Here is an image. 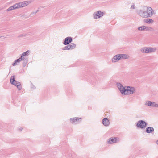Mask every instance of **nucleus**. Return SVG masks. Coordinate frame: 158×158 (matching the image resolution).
I'll use <instances>...</instances> for the list:
<instances>
[{
    "mask_svg": "<svg viewBox=\"0 0 158 158\" xmlns=\"http://www.w3.org/2000/svg\"><path fill=\"white\" fill-rule=\"evenodd\" d=\"M104 12L100 10L94 12L93 14L94 18L97 19L99 18L104 15Z\"/></svg>",
    "mask_w": 158,
    "mask_h": 158,
    "instance_id": "obj_6",
    "label": "nucleus"
},
{
    "mask_svg": "<svg viewBox=\"0 0 158 158\" xmlns=\"http://www.w3.org/2000/svg\"><path fill=\"white\" fill-rule=\"evenodd\" d=\"M118 139L116 137H111L107 141V143L109 144H112L116 143L118 142L117 141V139Z\"/></svg>",
    "mask_w": 158,
    "mask_h": 158,
    "instance_id": "obj_10",
    "label": "nucleus"
},
{
    "mask_svg": "<svg viewBox=\"0 0 158 158\" xmlns=\"http://www.w3.org/2000/svg\"><path fill=\"white\" fill-rule=\"evenodd\" d=\"M22 128L21 127L20 128H19V131H22Z\"/></svg>",
    "mask_w": 158,
    "mask_h": 158,
    "instance_id": "obj_33",
    "label": "nucleus"
},
{
    "mask_svg": "<svg viewBox=\"0 0 158 158\" xmlns=\"http://www.w3.org/2000/svg\"><path fill=\"white\" fill-rule=\"evenodd\" d=\"M144 10H146V13L148 17L152 16L154 13V11L151 7H144Z\"/></svg>",
    "mask_w": 158,
    "mask_h": 158,
    "instance_id": "obj_5",
    "label": "nucleus"
},
{
    "mask_svg": "<svg viewBox=\"0 0 158 158\" xmlns=\"http://www.w3.org/2000/svg\"><path fill=\"white\" fill-rule=\"evenodd\" d=\"M38 11V10H37V11H35L34 12H32L31 14V15H32L33 14H36L37 12Z\"/></svg>",
    "mask_w": 158,
    "mask_h": 158,
    "instance_id": "obj_30",
    "label": "nucleus"
},
{
    "mask_svg": "<svg viewBox=\"0 0 158 158\" xmlns=\"http://www.w3.org/2000/svg\"><path fill=\"white\" fill-rule=\"evenodd\" d=\"M156 50L154 48L151 47H145L142 48L141 51L142 53H149L153 52Z\"/></svg>",
    "mask_w": 158,
    "mask_h": 158,
    "instance_id": "obj_4",
    "label": "nucleus"
},
{
    "mask_svg": "<svg viewBox=\"0 0 158 158\" xmlns=\"http://www.w3.org/2000/svg\"><path fill=\"white\" fill-rule=\"evenodd\" d=\"M118 54L115 55L112 59V62H116L120 60Z\"/></svg>",
    "mask_w": 158,
    "mask_h": 158,
    "instance_id": "obj_15",
    "label": "nucleus"
},
{
    "mask_svg": "<svg viewBox=\"0 0 158 158\" xmlns=\"http://www.w3.org/2000/svg\"><path fill=\"white\" fill-rule=\"evenodd\" d=\"M28 35V34H20V35H19V36H18V37L19 38L20 37H25L27 35Z\"/></svg>",
    "mask_w": 158,
    "mask_h": 158,
    "instance_id": "obj_28",
    "label": "nucleus"
},
{
    "mask_svg": "<svg viewBox=\"0 0 158 158\" xmlns=\"http://www.w3.org/2000/svg\"><path fill=\"white\" fill-rule=\"evenodd\" d=\"M14 9L13 8V7H12V6L10 7L9 8H8L6 10V11H11L13 10H14Z\"/></svg>",
    "mask_w": 158,
    "mask_h": 158,
    "instance_id": "obj_27",
    "label": "nucleus"
},
{
    "mask_svg": "<svg viewBox=\"0 0 158 158\" xmlns=\"http://www.w3.org/2000/svg\"><path fill=\"white\" fill-rule=\"evenodd\" d=\"M23 60L20 57L18 59H16L15 60V61L12 64V65L13 66H15L16 65H18L19 64V63Z\"/></svg>",
    "mask_w": 158,
    "mask_h": 158,
    "instance_id": "obj_16",
    "label": "nucleus"
},
{
    "mask_svg": "<svg viewBox=\"0 0 158 158\" xmlns=\"http://www.w3.org/2000/svg\"><path fill=\"white\" fill-rule=\"evenodd\" d=\"M14 9L13 8V7H12V6L10 7L9 8H8L6 10V11H11L13 10H14Z\"/></svg>",
    "mask_w": 158,
    "mask_h": 158,
    "instance_id": "obj_26",
    "label": "nucleus"
},
{
    "mask_svg": "<svg viewBox=\"0 0 158 158\" xmlns=\"http://www.w3.org/2000/svg\"><path fill=\"white\" fill-rule=\"evenodd\" d=\"M73 41V38L71 37H68L65 38L63 41V44L64 45H67Z\"/></svg>",
    "mask_w": 158,
    "mask_h": 158,
    "instance_id": "obj_7",
    "label": "nucleus"
},
{
    "mask_svg": "<svg viewBox=\"0 0 158 158\" xmlns=\"http://www.w3.org/2000/svg\"><path fill=\"white\" fill-rule=\"evenodd\" d=\"M131 8L132 9H134L135 8V6L134 5H132L131 6Z\"/></svg>",
    "mask_w": 158,
    "mask_h": 158,
    "instance_id": "obj_31",
    "label": "nucleus"
},
{
    "mask_svg": "<svg viewBox=\"0 0 158 158\" xmlns=\"http://www.w3.org/2000/svg\"><path fill=\"white\" fill-rule=\"evenodd\" d=\"M69 49L72 50L75 48L76 47V45L74 43H71L68 44Z\"/></svg>",
    "mask_w": 158,
    "mask_h": 158,
    "instance_id": "obj_19",
    "label": "nucleus"
},
{
    "mask_svg": "<svg viewBox=\"0 0 158 158\" xmlns=\"http://www.w3.org/2000/svg\"><path fill=\"white\" fill-rule=\"evenodd\" d=\"M66 46L62 48V49L63 50H70L69 48V45H66Z\"/></svg>",
    "mask_w": 158,
    "mask_h": 158,
    "instance_id": "obj_24",
    "label": "nucleus"
},
{
    "mask_svg": "<svg viewBox=\"0 0 158 158\" xmlns=\"http://www.w3.org/2000/svg\"><path fill=\"white\" fill-rule=\"evenodd\" d=\"M19 3L20 4H19L20 8L21 7H24L27 6L28 3V2L26 1L23 2H19Z\"/></svg>",
    "mask_w": 158,
    "mask_h": 158,
    "instance_id": "obj_18",
    "label": "nucleus"
},
{
    "mask_svg": "<svg viewBox=\"0 0 158 158\" xmlns=\"http://www.w3.org/2000/svg\"><path fill=\"white\" fill-rule=\"evenodd\" d=\"M31 88L33 89H34L36 88V87L32 83H31Z\"/></svg>",
    "mask_w": 158,
    "mask_h": 158,
    "instance_id": "obj_29",
    "label": "nucleus"
},
{
    "mask_svg": "<svg viewBox=\"0 0 158 158\" xmlns=\"http://www.w3.org/2000/svg\"><path fill=\"white\" fill-rule=\"evenodd\" d=\"M79 120L81 121V118L77 117L71 118L70 119L71 123L72 124H76L79 123Z\"/></svg>",
    "mask_w": 158,
    "mask_h": 158,
    "instance_id": "obj_9",
    "label": "nucleus"
},
{
    "mask_svg": "<svg viewBox=\"0 0 158 158\" xmlns=\"http://www.w3.org/2000/svg\"><path fill=\"white\" fill-rule=\"evenodd\" d=\"M19 4H20V3H17L12 6V7H13L14 9V10L16 9L20 8V6H19Z\"/></svg>",
    "mask_w": 158,
    "mask_h": 158,
    "instance_id": "obj_20",
    "label": "nucleus"
},
{
    "mask_svg": "<svg viewBox=\"0 0 158 158\" xmlns=\"http://www.w3.org/2000/svg\"><path fill=\"white\" fill-rule=\"evenodd\" d=\"M145 26H143L139 27L138 28V30L139 31H145Z\"/></svg>",
    "mask_w": 158,
    "mask_h": 158,
    "instance_id": "obj_23",
    "label": "nucleus"
},
{
    "mask_svg": "<svg viewBox=\"0 0 158 158\" xmlns=\"http://www.w3.org/2000/svg\"><path fill=\"white\" fill-rule=\"evenodd\" d=\"M103 125L105 126H108L110 123L109 120L106 118H103L102 121Z\"/></svg>",
    "mask_w": 158,
    "mask_h": 158,
    "instance_id": "obj_12",
    "label": "nucleus"
},
{
    "mask_svg": "<svg viewBox=\"0 0 158 158\" xmlns=\"http://www.w3.org/2000/svg\"><path fill=\"white\" fill-rule=\"evenodd\" d=\"M23 60V67H25L28 62V59L27 58H26L24 59V60Z\"/></svg>",
    "mask_w": 158,
    "mask_h": 158,
    "instance_id": "obj_22",
    "label": "nucleus"
},
{
    "mask_svg": "<svg viewBox=\"0 0 158 158\" xmlns=\"http://www.w3.org/2000/svg\"><path fill=\"white\" fill-rule=\"evenodd\" d=\"M156 143L158 145V140L156 141Z\"/></svg>",
    "mask_w": 158,
    "mask_h": 158,
    "instance_id": "obj_34",
    "label": "nucleus"
},
{
    "mask_svg": "<svg viewBox=\"0 0 158 158\" xmlns=\"http://www.w3.org/2000/svg\"><path fill=\"white\" fill-rule=\"evenodd\" d=\"M30 51L29 50H27L26 51L23 53L21 55L20 58L23 60L25 59L24 56H27L29 55V53Z\"/></svg>",
    "mask_w": 158,
    "mask_h": 158,
    "instance_id": "obj_14",
    "label": "nucleus"
},
{
    "mask_svg": "<svg viewBox=\"0 0 158 158\" xmlns=\"http://www.w3.org/2000/svg\"><path fill=\"white\" fill-rule=\"evenodd\" d=\"M145 22L147 23L150 24L152 23L153 22V21L152 19L147 18L145 19Z\"/></svg>",
    "mask_w": 158,
    "mask_h": 158,
    "instance_id": "obj_21",
    "label": "nucleus"
},
{
    "mask_svg": "<svg viewBox=\"0 0 158 158\" xmlns=\"http://www.w3.org/2000/svg\"><path fill=\"white\" fill-rule=\"evenodd\" d=\"M117 85L118 88L122 94L127 95L133 94L135 90L134 87L130 86L124 87L119 83H117Z\"/></svg>",
    "mask_w": 158,
    "mask_h": 158,
    "instance_id": "obj_1",
    "label": "nucleus"
},
{
    "mask_svg": "<svg viewBox=\"0 0 158 158\" xmlns=\"http://www.w3.org/2000/svg\"><path fill=\"white\" fill-rule=\"evenodd\" d=\"M154 129L153 127H148L145 130L146 132L147 133H152L154 131Z\"/></svg>",
    "mask_w": 158,
    "mask_h": 158,
    "instance_id": "obj_17",
    "label": "nucleus"
},
{
    "mask_svg": "<svg viewBox=\"0 0 158 158\" xmlns=\"http://www.w3.org/2000/svg\"><path fill=\"white\" fill-rule=\"evenodd\" d=\"M0 38H2V39H4V36H0Z\"/></svg>",
    "mask_w": 158,
    "mask_h": 158,
    "instance_id": "obj_32",
    "label": "nucleus"
},
{
    "mask_svg": "<svg viewBox=\"0 0 158 158\" xmlns=\"http://www.w3.org/2000/svg\"><path fill=\"white\" fill-rule=\"evenodd\" d=\"M145 105L149 106H151L153 107H158V104H156L155 102H151L149 101H147L146 102L145 104Z\"/></svg>",
    "mask_w": 158,
    "mask_h": 158,
    "instance_id": "obj_8",
    "label": "nucleus"
},
{
    "mask_svg": "<svg viewBox=\"0 0 158 158\" xmlns=\"http://www.w3.org/2000/svg\"><path fill=\"white\" fill-rule=\"evenodd\" d=\"M10 82L11 84L16 86L19 90H21L22 87L20 82L15 80V76L11 77Z\"/></svg>",
    "mask_w": 158,
    "mask_h": 158,
    "instance_id": "obj_2",
    "label": "nucleus"
},
{
    "mask_svg": "<svg viewBox=\"0 0 158 158\" xmlns=\"http://www.w3.org/2000/svg\"><path fill=\"white\" fill-rule=\"evenodd\" d=\"M145 31H149L151 29H152V28L151 27H147L146 26H145Z\"/></svg>",
    "mask_w": 158,
    "mask_h": 158,
    "instance_id": "obj_25",
    "label": "nucleus"
},
{
    "mask_svg": "<svg viewBox=\"0 0 158 158\" xmlns=\"http://www.w3.org/2000/svg\"><path fill=\"white\" fill-rule=\"evenodd\" d=\"M118 55L120 60L127 59L129 57V56L126 54H119Z\"/></svg>",
    "mask_w": 158,
    "mask_h": 158,
    "instance_id": "obj_13",
    "label": "nucleus"
},
{
    "mask_svg": "<svg viewBox=\"0 0 158 158\" xmlns=\"http://www.w3.org/2000/svg\"><path fill=\"white\" fill-rule=\"evenodd\" d=\"M147 123L145 121L140 120L137 122L136 126L139 128L143 129L147 126Z\"/></svg>",
    "mask_w": 158,
    "mask_h": 158,
    "instance_id": "obj_3",
    "label": "nucleus"
},
{
    "mask_svg": "<svg viewBox=\"0 0 158 158\" xmlns=\"http://www.w3.org/2000/svg\"><path fill=\"white\" fill-rule=\"evenodd\" d=\"M138 14L141 17L143 18H148L146 10H140Z\"/></svg>",
    "mask_w": 158,
    "mask_h": 158,
    "instance_id": "obj_11",
    "label": "nucleus"
}]
</instances>
